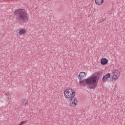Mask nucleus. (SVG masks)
Instances as JSON below:
<instances>
[{
  "instance_id": "1",
  "label": "nucleus",
  "mask_w": 125,
  "mask_h": 125,
  "mask_svg": "<svg viewBox=\"0 0 125 125\" xmlns=\"http://www.w3.org/2000/svg\"><path fill=\"white\" fill-rule=\"evenodd\" d=\"M78 78L80 79V84L82 86H84V83L89 85L91 89H94L97 86L98 77L95 75H93L83 80V78H85V72H81L79 73Z\"/></svg>"
},
{
  "instance_id": "2",
  "label": "nucleus",
  "mask_w": 125,
  "mask_h": 125,
  "mask_svg": "<svg viewBox=\"0 0 125 125\" xmlns=\"http://www.w3.org/2000/svg\"><path fill=\"white\" fill-rule=\"evenodd\" d=\"M16 19L18 23H24L28 21V14L26 10L23 9H18L15 11Z\"/></svg>"
},
{
  "instance_id": "3",
  "label": "nucleus",
  "mask_w": 125,
  "mask_h": 125,
  "mask_svg": "<svg viewBox=\"0 0 125 125\" xmlns=\"http://www.w3.org/2000/svg\"><path fill=\"white\" fill-rule=\"evenodd\" d=\"M75 94V91L72 89H67L64 91V97L68 99L73 98Z\"/></svg>"
},
{
  "instance_id": "4",
  "label": "nucleus",
  "mask_w": 125,
  "mask_h": 125,
  "mask_svg": "<svg viewBox=\"0 0 125 125\" xmlns=\"http://www.w3.org/2000/svg\"><path fill=\"white\" fill-rule=\"evenodd\" d=\"M120 74L121 72L118 70H112L111 73L112 81H117V80H118L120 77Z\"/></svg>"
},
{
  "instance_id": "5",
  "label": "nucleus",
  "mask_w": 125,
  "mask_h": 125,
  "mask_svg": "<svg viewBox=\"0 0 125 125\" xmlns=\"http://www.w3.org/2000/svg\"><path fill=\"white\" fill-rule=\"evenodd\" d=\"M78 104V100L76 98H71L70 101H69V106L70 107H76Z\"/></svg>"
},
{
  "instance_id": "6",
  "label": "nucleus",
  "mask_w": 125,
  "mask_h": 125,
  "mask_svg": "<svg viewBox=\"0 0 125 125\" xmlns=\"http://www.w3.org/2000/svg\"><path fill=\"white\" fill-rule=\"evenodd\" d=\"M110 77H111V74L110 73H107L105 75L102 79L103 82L106 83V82H107L108 80L110 79Z\"/></svg>"
},
{
  "instance_id": "7",
  "label": "nucleus",
  "mask_w": 125,
  "mask_h": 125,
  "mask_svg": "<svg viewBox=\"0 0 125 125\" xmlns=\"http://www.w3.org/2000/svg\"><path fill=\"white\" fill-rule=\"evenodd\" d=\"M101 64L102 65H106L108 64V60L106 58L102 59L101 60Z\"/></svg>"
},
{
  "instance_id": "8",
  "label": "nucleus",
  "mask_w": 125,
  "mask_h": 125,
  "mask_svg": "<svg viewBox=\"0 0 125 125\" xmlns=\"http://www.w3.org/2000/svg\"><path fill=\"white\" fill-rule=\"evenodd\" d=\"M104 2V0H95V3L97 5H101Z\"/></svg>"
},
{
  "instance_id": "9",
  "label": "nucleus",
  "mask_w": 125,
  "mask_h": 125,
  "mask_svg": "<svg viewBox=\"0 0 125 125\" xmlns=\"http://www.w3.org/2000/svg\"><path fill=\"white\" fill-rule=\"evenodd\" d=\"M21 103H22V104H23V105H27V104H28L27 100H26L25 99H22L21 100Z\"/></svg>"
},
{
  "instance_id": "10",
  "label": "nucleus",
  "mask_w": 125,
  "mask_h": 125,
  "mask_svg": "<svg viewBox=\"0 0 125 125\" xmlns=\"http://www.w3.org/2000/svg\"><path fill=\"white\" fill-rule=\"evenodd\" d=\"M25 32H19L18 34H17L18 37H19V36H21L22 35H25Z\"/></svg>"
},
{
  "instance_id": "11",
  "label": "nucleus",
  "mask_w": 125,
  "mask_h": 125,
  "mask_svg": "<svg viewBox=\"0 0 125 125\" xmlns=\"http://www.w3.org/2000/svg\"><path fill=\"white\" fill-rule=\"evenodd\" d=\"M26 123L27 122H26V121H22L20 124H19L18 125H24V124H26Z\"/></svg>"
},
{
  "instance_id": "12",
  "label": "nucleus",
  "mask_w": 125,
  "mask_h": 125,
  "mask_svg": "<svg viewBox=\"0 0 125 125\" xmlns=\"http://www.w3.org/2000/svg\"><path fill=\"white\" fill-rule=\"evenodd\" d=\"M105 21V19H102L99 21L100 23H101L102 22H104Z\"/></svg>"
},
{
  "instance_id": "13",
  "label": "nucleus",
  "mask_w": 125,
  "mask_h": 125,
  "mask_svg": "<svg viewBox=\"0 0 125 125\" xmlns=\"http://www.w3.org/2000/svg\"><path fill=\"white\" fill-rule=\"evenodd\" d=\"M5 95L7 96V97H8V98H9V96H10V94L9 93H6Z\"/></svg>"
},
{
  "instance_id": "14",
  "label": "nucleus",
  "mask_w": 125,
  "mask_h": 125,
  "mask_svg": "<svg viewBox=\"0 0 125 125\" xmlns=\"http://www.w3.org/2000/svg\"><path fill=\"white\" fill-rule=\"evenodd\" d=\"M19 32H26V30L24 29H20Z\"/></svg>"
}]
</instances>
